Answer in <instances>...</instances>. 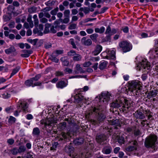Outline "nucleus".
Returning <instances> with one entry per match:
<instances>
[{
    "mask_svg": "<svg viewBox=\"0 0 158 158\" xmlns=\"http://www.w3.org/2000/svg\"><path fill=\"white\" fill-rule=\"evenodd\" d=\"M111 35L110 34H107L106 36L104 38H102V40L103 42H110L111 40Z\"/></svg>",
    "mask_w": 158,
    "mask_h": 158,
    "instance_id": "32",
    "label": "nucleus"
},
{
    "mask_svg": "<svg viewBox=\"0 0 158 158\" xmlns=\"http://www.w3.org/2000/svg\"><path fill=\"white\" fill-rule=\"evenodd\" d=\"M66 126V123L65 122H63L60 123V127L61 129H64Z\"/></svg>",
    "mask_w": 158,
    "mask_h": 158,
    "instance_id": "55",
    "label": "nucleus"
},
{
    "mask_svg": "<svg viewBox=\"0 0 158 158\" xmlns=\"http://www.w3.org/2000/svg\"><path fill=\"white\" fill-rule=\"evenodd\" d=\"M57 27V26H56L54 27L53 25H51V27H50V33H56L57 32L56 29Z\"/></svg>",
    "mask_w": 158,
    "mask_h": 158,
    "instance_id": "42",
    "label": "nucleus"
},
{
    "mask_svg": "<svg viewBox=\"0 0 158 158\" xmlns=\"http://www.w3.org/2000/svg\"><path fill=\"white\" fill-rule=\"evenodd\" d=\"M117 30L114 28H113L111 30V32L110 34L111 35H113L117 33Z\"/></svg>",
    "mask_w": 158,
    "mask_h": 158,
    "instance_id": "64",
    "label": "nucleus"
},
{
    "mask_svg": "<svg viewBox=\"0 0 158 158\" xmlns=\"http://www.w3.org/2000/svg\"><path fill=\"white\" fill-rule=\"evenodd\" d=\"M20 69V67L19 66H18L15 68L13 70L12 72L10 74V78H11L13 75H15L19 71Z\"/></svg>",
    "mask_w": 158,
    "mask_h": 158,
    "instance_id": "35",
    "label": "nucleus"
},
{
    "mask_svg": "<svg viewBox=\"0 0 158 158\" xmlns=\"http://www.w3.org/2000/svg\"><path fill=\"white\" fill-rule=\"evenodd\" d=\"M113 136L116 137V138L118 140V142L120 144H124L125 142L124 138L122 136H119L117 135L116 134H114L113 135Z\"/></svg>",
    "mask_w": 158,
    "mask_h": 158,
    "instance_id": "20",
    "label": "nucleus"
},
{
    "mask_svg": "<svg viewBox=\"0 0 158 158\" xmlns=\"http://www.w3.org/2000/svg\"><path fill=\"white\" fill-rule=\"evenodd\" d=\"M33 80L31 79L27 80L25 82V85L27 86H31L32 87L33 85Z\"/></svg>",
    "mask_w": 158,
    "mask_h": 158,
    "instance_id": "38",
    "label": "nucleus"
},
{
    "mask_svg": "<svg viewBox=\"0 0 158 158\" xmlns=\"http://www.w3.org/2000/svg\"><path fill=\"white\" fill-rule=\"evenodd\" d=\"M22 52L24 53V54H32V51L31 50H23Z\"/></svg>",
    "mask_w": 158,
    "mask_h": 158,
    "instance_id": "61",
    "label": "nucleus"
},
{
    "mask_svg": "<svg viewBox=\"0 0 158 158\" xmlns=\"http://www.w3.org/2000/svg\"><path fill=\"white\" fill-rule=\"evenodd\" d=\"M115 52L114 50H111L110 51L109 54V56H110V59L113 60H115Z\"/></svg>",
    "mask_w": 158,
    "mask_h": 158,
    "instance_id": "41",
    "label": "nucleus"
},
{
    "mask_svg": "<svg viewBox=\"0 0 158 158\" xmlns=\"http://www.w3.org/2000/svg\"><path fill=\"white\" fill-rule=\"evenodd\" d=\"M41 75L40 74L36 75L34 77L31 78V79L33 80V81H37L41 77Z\"/></svg>",
    "mask_w": 158,
    "mask_h": 158,
    "instance_id": "50",
    "label": "nucleus"
},
{
    "mask_svg": "<svg viewBox=\"0 0 158 158\" xmlns=\"http://www.w3.org/2000/svg\"><path fill=\"white\" fill-rule=\"evenodd\" d=\"M53 7L51 6H48L45 7L42 10V11L44 12H47L52 10Z\"/></svg>",
    "mask_w": 158,
    "mask_h": 158,
    "instance_id": "49",
    "label": "nucleus"
},
{
    "mask_svg": "<svg viewBox=\"0 0 158 158\" xmlns=\"http://www.w3.org/2000/svg\"><path fill=\"white\" fill-rule=\"evenodd\" d=\"M106 136L103 134H98L96 135V141L100 144H102L106 140Z\"/></svg>",
    "mask_w": 158,
    "mask_h": 158,
    "instance_id": "7",
    "label": "nucleus"
},
{
    "mask_svg": "<svg viewBox=\"0 0 158 158\" xmlns=\"http://www.w3.org/2000/svg\"><path fill=\"white\" fill-rule=\"evenodd\" d=\"M61 61L62 62L64 66H67L69 64V61L65 57H62L60 59Z\"/></svg>",
    "mask_w": 158,
    "mask_h": 158,
    "instance_id": "33",
    "label": "nucleus"
},
{
    "mask_svg": "<svg viewBox=\"0 0 158 158\" xmlns=\"http://www.w3.org/2000/svg\"><path fill=\"white\" fill-rule=\"evenodd\" d=\"M19 104H18V109L21 107L22 109L23 110V111L25 113L28 112L27 111V103L25 102H19Z\"/></svg>",
    "mask_w": 158,
    "mask_h": 158,
    "instance_id": "13",
    "label": "nucleus"
},
{
    "mask_svg": "<svg viewBox=\"0 0 158 158\" xmlns=\"http://www.w3.org/2000/svg\"><path fill=\"white\" fill-rule=\"evenodd\" d=\"M74 149V148L71 145L67 146L65 148L66 152L68 153L70 156H71L72 154L73 153Z\"/></svg>",
    "mask_w": 158,
    "mask_h": 158,
    "instance_id": "18",
    "label": "nucleus"
},
{
    "mask_svg": "<svg viewBox=\"0 0 158 158\" xmlns=\"http://www.w3.org/2000/svg\"><path fill=\"white\" fill-rule=\"evenodd\" d=\"M16 118L12 116H10L8 120V122L9 124H12L15 123Z\"/></svg>",
    "mask_w": 158,
    "mask_h": 158,
    "instance_id": "43",
    "label": "nucleus"
},
{
    "mask_svg": "<svg viewBox=\"0 0 158 158\" xmlns=\"http://www.w3.org/2000/svg\"><path fill=\"white\" fill-rule=\"evenodd\" d=\"M124 100V98H119L110 104V106L114 108H119L123 106L122 102Z\"/></svg>",
    "mask_w": 158,
    "mask_h": 158,
    "instance_id": "6",
    "label": "nucleus"
},
{
    "mask_svg": "<svg viewBox=\"0 0 158 158\" xmlns=\"http://www.w3.org/2000/svg\"><path fill=\"white\" fill-rule=\"evenodd\" d=\"M56 0H49L45 3V5L48 6H51L54 5Z\"/></svg>",
    "mask_w": 158,
    "mask_h": 158,
    "instance_id": "27",
    "label": "nucleus"
},
{
    "mask_svg": "<svg viewBox=\"0 0 158 158\" xmlns=\"http://www.w3.org/2000/svg\"><path fill=\"white\" fill-rule=\"evenodd\" d=\"M128 88L126 89L127 92L130 91L133 94L137 96L139 94V93L142 89L141 82L137 80L130 81L128 82Z\"/></svg>",
    "mask_w": 158,
    "mask_h": 158,
    "instance_id": "2",
    "label": "nucleus"
},
{
    "mask_svg": "<svg viewBox=\"0 0 158 158\" xmlns=\"http://www.w3.org/2000/svg\"><path fill=\"white\" fill-rule=\"evenodd\" d=\"M59 144L57 142H54L52 144V146L50 148L51 150H56V148L59 147Z\"/></svg>",
    "mask_w": 158,
    "mask_h": 158,
    "instance_id": "34",
    "label": "nucleus"
},
{
    "mask_svg": "<svg viewBox=\"0 0 158 158\" xmlns=\"http://www.w3.org/2000/svg\"><path fill=\"white\" fill-rule=\"evenodd\" d=\"M124 100L122 102V107L120 110L124 114H127L129 111V109L132 104V101L124 98Z\"/></svg>",
    "mask_w": 158,
    "mask_h": 158,
    "instance_id": "5",
    "label": "nucleus"
},
{
    "mask_svg": "<svg viewBox=\"0 0 158 158\" xmlns=\"http://www.w3.org/2000/svg\"><path fill=\"white\" fill-rule=\"evenodd\" d=\"M70 12L69 10H67L64 11V15L65 17L69 18V15L70 14Z\"/></svg>",
    "mask_w": 158,
    "mask_h": 158,
    "instance_id": "52",
    "label": "nucleus"
},
{
    "mask_svg": "<svg viewBox=\"0 0 158 158\" xmlns=\"http://www.w3.org/2000/svg\"><path fill=\"white\" fill-rule=\"evenodd\" d=\"M131 145H133L127 147L126 149V151L129 152L132 151L137 149V147L138 146V143L136 140L132 141L130 142Z\"/></svg>",
    "mask_w": 158,
    "mask_h": 158,
    "instance_id": "8",
    "label": "nucleus"
},
{
    "mask_svg": "<svg viewBox=\"0 0 158 158\" xmlns=\"http://www.w3.org/2000/svg\"><path fill=\"white\" fill-rule=\"evenodd\" d=\"M74 102L75 103H80L82 102V101L85 100L86 99L84 96L82 95L81 94L79 93L76 94L74 96Z\"/></svg>",
    "mask_w": 158,
    "mask_h": 158,
    "instance_id": "11",
    "label": "nucleus"
},
{
    "mask_svg": "<svg viewBox=\"0 0 158 158\" xmlns=\"http://www.w3.org/2000/svg\"><path fill=\"white\" fill-rule=\"evenodd\" d=\"M11 153L14 155H17L18 153H19L18 148H14L11 150Z\"/></svg>",
    "mask_w": 158,
    "mask_h": 158,
    "instance_id": "48",
    "label": "nucleus"
},
{
    "mask_svg": "<svg viewBox=\"0 0 158 158\" xmlns=\"http://www.w3.org/2000/svg\"><path fill=\"white\" fill-rule=\"evenodd\" d=\"M82 59L81 56L79 54L75 53L73 57V59L74 61H78L81 60Z\"/></svg>",
    "mask_w": 158,
    "mask_h": 158,
    "instance_id": "28",
    "label": "nucleus"
},
{
    "mask_svg": "<svg viewBox=\"0 0 158 158\" xmlns=\"http://www.w3.org/2000/svg\"><path fill=\"white\" fill-rule=\"evenodd\" d=\"M26 148L24 146H20L18 148V152L19 153L23 152L26 150Z\"/></svg>",
    "mask_w": 158,
    "mask_h": 158,
    "instance_id": "39",
    "label": "nucleus"
},
{
    "mask_svg": "<svg viewBox=\"0 0 158 158\" xmlns=\"http://www.w3.org/2000/svg\"><path fill=\"white\" fill-rule=\"evenodd\" d=\"M40 131L39 128L36 127L33 129L32 134L34 136H38L40 135Z\"/></svg>",
    "mask_w": 158,
    "mask_h": 158,
    "instance_id": "26",
    "label": "nucleus"
},
{
    "mask_svg": "<svg viewBox=\"0 0 158 158\" xmlns=\"http://www.w3.org/2000/svg\"><path fill=\"white\" fill-rule=\"evenodd\" d=\"M37 8L35 6H32L28 8V12L30 14L36 12Z\"/></svg>",
    "mask_w": 158,
    "mask_h": 158,
    "instance_id": "40",
    "label": "nucleus"
},
{
    "mask_svg": "<svg viewBox=\"0 0 158 158\" xmlns=\"http://www.w3.org/2000/svg\"><path fill=\"white\" fill-rule=\"evenodd\" d=\"M55 122V120L53 119H52L47 120L46 121L44 120L41 121L40 123L42 125H44V127L46 128L47 126H52V124Z\"/></svg>",
    "mask_w": 158,
    "mask_h": 158,
    "instance_id": "16",
    "label": "nucleus"
},
{
    "mask_svg": "<svg viewBox=\"0 0 158 158\" xmlns=\"http://www.w3.org/2000/svg\"><path fill=\"white\" fill-rule=\"evenodd\" d=\"M124 131L126 132H127L128 133L132 132L133 131V128H132V127H127L124 129Z\"/></svg>",
    "mask_w": 158,
    "mask_h": 158,
    "instance_id": "51",
    "label": "nucleus"
},
{
    "mask_svg": "<svg viewBox=\"0 0 158 158\" xmlns=\"http://www.w3.org/2000/svg\"><path fill=\"white\" fill-rule=\"evenodd\" d=\"M101 106L94 107L91 109L89 113V115H92L93 113L96 115L97 120H93L92 124L94 125L98 124L103 122L106 118V116L102 112Z\"/></svg>",
    "mask_w": 158,
    "mask_h": 158,
    "instance_id": "1",
    "label": "nucleus"
},
{
    "mask_svg": "<svg viewBox=\"0 0 158 158\" xmlns=\"http://www.w3.org/2000/svg\"><path fill=\"white\" fill-rule=\"evenodd\" d=\"M51 24L49 23H47L45 25L44 30V33L45 34L50 32L49 28L51 27Z\"/></svg>",
    "mask_w": 158,
    "mask_h": 158,
    "instance_id": "29",
    "label": "nucleus"
},
{
    "mask_svg": "<svg viewBox=\"0 0 158 158\" xmlns=\"http://www.w3.org/2000/svg\"><path fill=\"white\" fill-rule=\"evenodd\" d=\"M61 134L63 138H64V139H69V138L70 137V134L69 132L65 133L62 132L61 133Z\"/></svg>",
    "mask_w": 158,
    "mask_h": 158,
    "instance_id": "37",
    "label": "nucleus"
},
{
    "mask_svg": "<svg viewBox=\"0 0 158 158\" xmlns=\"http://www.w3.org/2000/svg\"><path fill=\"white\" fill-rule=\"evenodd\" d=\"M110 94L108 92L102 93L99 97V100L103 101V102L105 101L107 102L110 100Z\"/></svg>",
    "mask_w": 158,
    "mask_h": 158,
    "instance_id": "9",
    "label": "nucleus"
},
{
    "mask_svg": "<svg viewBox=\"0 0 158 158\" xmlns=\"http://www.w3.org/2000/svg\"><path fill=\"white\" fill-rule=\"evenodd\" d=\"M96 33H98L100 34L103 33L105 30V28L104 27H101L100 28H95L94 29Z\"/></svg>",
    "mask_w": 158,
    "mask_h": 158,
    "instance_id": "31",
    "label": "nucleus"
},
{
    "mask_svg": "<svg viewBox=\"0 0 158 158\" xmlns=\"http://www.w3.org/2000/svg\"><path fill=\"white\" fill-rule=\"evenodd\" d=\"M150 63L147 61L146 60H143L140 62L138 64V66L140 67L141 68L146 69V68L148 69V67H149Z\"/></svg>",
    "mask_w": 158,
    "mask_h": 158,
    "instance_id": "15",
    "label": "nucleus"
},
{
    "mask_svg": "<svg viewBox=\"0 0 158 158\" xmlns=\"http://www.w3.org/2000/svg\"><path fill=\"white\" fill-rule=\"evenodd\" d=\"M98 36V35L97 33H94L90 36V37L91 40H92L93 42L96 43L97 41V38Z\"/></svg>",
    "mask_w": 158,
    "mask_h": 158,
    "instance_id": "30",
    "label": "nucleus"
},
{
    "mask_svg": "<svg viewBox=\"0 0 158 158\" xmlns=\"http://www.w3.org/2000/svg\"><path fill=\"white\" fill-rule=\"evenodd\" d=\"M64 71L65 73H68L70 74L72 73L73 70L69 68H66L64 70Z\"/></svg>",
    "mask_w": 158,
    "mask_h": 158,
    "instance_id": "62",
    "label": "nucleus"
},
{
    "mask_svg": "<svg viewBox=\"0 0 158 158\" xmlns=\"http://www.w3.org/2000/svg\"><path fill=\"white\" fill-rule=\"evenodd\" d=\"M58 11L59 8L57 7L53 10H52L50 12V14L52 15H56Z\"/></svg>",
    "mask_w": 158,
    "mask_h": 158,
    "instance_id": "45",
    "label": "nucleus"
},
{
    "mask_svg": "<svg viewBox=\"0 0 158 158\" xmlns=\"http://www.w3.org/2000/svg\"><path fill=\"white\" fill-rule=\"evenodd\" d=\"M15 141L12 139H10L7 140V143L10 145H12L14 143Z\"/></svg>",
    "mask_w": 158,
    "mask_h": 158,
    "instance_id": "60",
    "label": "nucleus"
},
{
    "mask_svg": "<svg viewBox=\"0 0 158 158\" xmlns=\"http://www.w3.org/2000/svg\"><path fill=\"white\" fill-rule=\"evenodd\" d=\"M111 30L110 26L109 25L106 28L105 34H109L111 32Z\"/></svg>",
    "mask_w": 158,
    "mask_h": 158,
    "instance_id": "53",
    "label": "nucleus"
},
{
    "mask_svg": "<svg viewBox=\"0 0 158 158\" xmlns=\"http://www.w3.org/2000/svg\"><path fill=\"white\" fill-rule=\"evenodd\" d=\"M68 84V81L66 80L65 81L61 80L58 81L56 84V86L58 88L63 89L66 87Z\"/></svg>",
    "mask_w": 158,
    "mask_h": 158,
    "instance_id": "12",
    "label": "nucleus"
},
{
    "mask_svg": "<svg viewBox=\"0 0 158 158\" xmlns=\"http://www.w3.org/2000/svg\"><path fill=\"white\" fill-rule=\"evenodd\" d=\"M107 62L105 60H102L100 62L98 68L101 70L105 69L107 65Z\"/></svg>",
    "mask_w": 158,
    "mask_h": 158,
    "instance_id": "25",
    "label": "nucleus"
},
{
    "mask_svg": "<svg viewBox=\"0 0 158 158\" xmlns=\"http://www.w3.org/2000/svg\"><path fill=\"white\" fill-rule=\"evenodd\" d=\"M55 52H54L51 55V57L50 58L51 60L52 61L56 63H58L59 61L58 59L55 56H54L53 55V54Z\"/></svg>",
    "mask_w": 158,
    "mask_h": 158,
    "instance_id": "47",
    "label": "nucleus"
},
{
    "mask_svg": "<svg viewBox=\"0 0 158 158\" xmlns=\"http://www.w3.org/2000/svg\"><path fill=\"white\" fill-rule=\"evenodd\" d=\"M75 51L73 50H71L70 51L68 52V55L69 56H74V54H75Z\"/></svg>",
    "mask_w": 158,
    "mask_h": 158,
    "instance_id": "56",
    "label": "nucleus"
},
{
    "mask_svg": "<svg viewBox=\"0 0 158 158\" xmlns=\"http://www.w3.org/2000/svg\"><path fill=\"white\" fill-rule=\"evenodd\" d=\"M157 137L154 134H150L145 139L144 145L147 148H154L157 143Z\"/></svg>",
    "mask_w": 158,
    "mask_h": 158,
    "instance_id": "3",
    "label": "nucleus"
},
{
    "mask_svg": "<svg viewBox=\"0 0 158 158\" xmlns=\"http://www.w3.org/2000/svg\"><path fill=\"white\" fill-rule=\"evenodd\" d=\"M157 94L156 91L152 90L151 91L150 93V95L153 97H155Z\"/></svg>",
    "mask_w": 158,
    "mask_h": 158,
    "instance_id": "59",
    "label": "nucleus"
},
{
    "mask_svg": "<svg viewBox=\"0 0 158 158\" xmlns=\"http://www.w3.org/2000/svg\"><path fill=\"white\" fill-rule=\"evenodd\" d=\"M16 51L15 47L13 46H11L9 48L6 49L5 52L7 54L9 55Z\"/></svg>",
    "mask_w": 158,
    "mask_h": 158,
    "instance_id": "23",
    "label": "nucleus"
},
{
    "mask_svg": "<svg viewBox=\"0 0 158 158\" xmlns=\"http://www.w3.org/2000/svg\"><path fill=\"white\" fill-rule=\"evenodd\" d=\"M69 43L74 48H76L77 47L75 44L74 39L73 38L70 39L69 40Z\"/></svg>",
    "mask_w": 158,
    "mask_h": 158,
    "instance_id": "44",
    "label": "nucleus"
},
{
    "mask_svg": "<svg viewBox=\"0 0 158 158\" xmlns=\"http://www.w3.org/2000/svg\"><path fill=\"white\" fill-rule=\"evenodd\" d=\"M75 68L76 70H75L74 72L75 74H78L79 72L81 73H84L85 72V71L83 70L82 68L81 67L80 65L79 64H77L76 65Z\"/></svg>",
    "mask_w": 158,
    "mask_h": 158,
    "instance_id": "19",
    "label": "nucleus"
},
{
    "mask_svg": "<svg viewBox=\"0 0 158 158\" xmlns=\"http://www.w3.org/2000/svg\"><path fill=\"white\" fill-rule=\"evenodd\" d=\"M112 147L109 145L104 146L102 149V152L104 154H110L112 152Z\"/></svg>",
    "mask_w": 158,
    "mask_h": 158,
    "instance_id": "17",
    "label": "nucleus"
},
{
    "mask_svg": "<svg viewBox=\"0 0 158 158\" xmlns=\"http://www.w3.org/2000/svg\"><path fill=\"white\" fill-rule=\"evenodd\" d=\"M91 64H92L90 61L85 62L83 64V66L84 67H88L91 65Z\"/></svg>",
    "mask_w": 158,
    "mask_h": 158,
    "instance_id": "57",
    "label": "nucleus"
},
{
    "mask_svg": "<svg viewBox=\"0 0 158 158\" xmlns=\"http://www.w3.org/2000/svg\"><path fill=\"white\" fill-rule=\"evenodd\" d=\"M110 124L114 126V128L117 129L118 128V127H120L121 125L120 124L119 121L118 119L112 120Z\"/></svg>",
    "mask_w": 158,
    "mask_h": 158,
    "instance_id": "24",
    "label": "nucleus"
},
{
    "mask_svg": "<svg viewBox=\"0 0 158 158\" xmlns=\"http://www.w3.org/2000/svg\"><path fill=\"white\" fill-rule=\"evenodd\" d=\"M119 47L123 52H126L130 51L132 48V45L130 42L127 41H123L119 44Z\"/></svg>",
    "mask_w": 158,
    "mask_h": 158,
    "instance_id": "4",
    "label": "nucleus"
},
{
    "mask_svg": "<svg viewBox=\"0 0 158 158\" xmlns=\"http://www.w3.org/2000/svg\"><path fill=\"white\" fill-rule=\"evenodd\" d=\"M84 141V139L83 138L79 137L76 138L73 141V143L76 145H80L82 144Z\"/></svg>",
    "mask_w": 158,
    "mask_h": 158,
    "instance_id": "21",
    "label": "nucleus"
},
{
    "mask_svg": "<svg viewBox=\"0 0 158 158\" xmlns=\"http://www.w3.org/2000/svg\"><path fill=\"white\" fill-rule=\"evenodd\" d=\"M3 96L5 98H9L10 97V94L7 92H6L4 94H3Z\"/></svg>",
    "mask_w": 158,
    "mask_h": 158,
    "instance_id": "63",
    "label": "nucleus"
},
{
    "mask_svg": "<svg viewBox=\"0 0 158 158\" xmlns=\"http://www.w3.org/2000/svg\"><path fill=\"white\" fill-rule=\"evenodd\" d=\"M27 40L28 42L32 44L33 45L35 46L36 45L38 39H35L33 40L31 39H28Z\"/></svg>",
    "mask_w": 158,
    "mask_h": 158,
    "instance_id": "46",
    "label": "nucleus"
},
{
    "mask_svg": "<svg viewBox=\"0 0 158 158\" xmlns=\"http://www.w3.org/2000/svg\"><path fill=\"white\" fill-rule=\"evenodd\" d=\"M55 74L56 76H62L64 75L62 72L59 71L56 72Z\"/></svg>",
    "mask_w": 158,
    "mask_h": 158,
    "instance_id": "58",
    "label": "nucleus"
},
{
    "mask_svg": "<svg viewBox=\"0 0 158 158\" xmlns=\"http://www.w3.org/2000/svg\"><path fill=\"white\" fill-rule=\"evenodd\" d=\"M76 27V24H71L68 27V28L70 30H72L75 29Z\"/></svg>",
    "mask_w": 158,
    "mask_h": 158,
    "instance_id": "54",
    "label": "nucleus"
},
{
    "mask_svg": "<svg viewBox=\"0 0 158 158\" xmlns=\"http://www.w3.org/2000/svg\"><path fill=\"white\" fill-rule=\"evenodd\" d=\"M102 49V47L100 45H97L96 46V48L93 52L94 55L96 56L101 51Z\"/></svg>",
    "mask_w": 158,
    "mask_h": 158,
    "instance_id": "22",
    "label": "nucleus"
},
{
    "mask_svg": "<svg viewBox=\"0 0 158 158\" xmlns=\"http://www.w3.org/2000/svg\"><path fill=\"white\" fill-rule=\"evenodd\" d=\"M134 115L136 118L141 119H143L145 118L146 116H147L145 114H144V112H142L141 110H139L134 113Z\"/></svg>",
    "mask_w": 158,
    "mask_h": 158,
    "instance_id": "10",
    "label": "nucleus"
},
{
    "mask_svg": "<svg viewBox=\"0 0 158 158\" xmlns=\"http://www.w3.org/2000/svg\"><path fill=\"white\" fill-rule=\"evenodd\" d=\"M82 44L86 46H89L92 44V42L90 39H86V37H83L81 39Z\"/></svg>",
    "mask_w": 158,
    "mask_h": 158,
    "instance_id": "14",
    "label": "nucleus"
},
{
    "mask_svg": "<svg viewBox=\"0 0 158 158\" xmlns=\"http://www.w3.org/2000/svg\"><path fill=\"white\" fill-rule=\"evenodd\" d=\"M34 156V154L31 152H27L25 155L22 157V158H33Z\"/></svg>",
    "mask_w": 158,
    "mask_h": 158,
    "instance_id": "36",
    "label": "nucleus"
}]
</instances>
